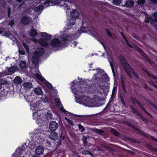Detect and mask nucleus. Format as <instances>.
Listing matches in <instances>:
<instances>
[{
	"label": "nucleus",
	"mask_w": 157,
	"mask_h": 157,
	"mask_svg": "<svg viewBox=\"0 0 157 157\" xmlns=\"http://www.w3.org/2000/svg\"><path fill=\"white\" fill-rule=\"evenodd\" d=\"M90 82L91 81L88 79H84L82 80V83L83 84L86 86H87L89 84H91V83H90Z\"/></svg>",
	"instance_id": "nucleus-34"
},
{
	"label": "nucleus",
	"mask_w": 157,
	"mask_h": 157,
	"mask_svg": "<svg viewBox=\"0 0 157 157\" xmlns=\"http://www.w3.org/2000/svg\"><path fill=\"white\" fill-rule=\"evenodd\" d=\"M44 6L42 5H40L34 8V10L36 12H39L43 9Z\"/></svg>",
	"instance_id": "nucleus-23"
},
{
	"label": "nucleus",
	"mask_w": 157,
	"mask_h": 157,
	"mask_svg": "<svg viewBox=\"0 0 157 157\" xmlns=\"http://www.w3.org/2000/svg\"><path fill=\"white\" fill-rule=\"evenodd\" d=\"M130 98L132 101L133 104H135L136 103H137V101L136 100L137 99L136 98H133L132 97H130Z\"/></svg>",
	"instance_id": "nucleus-55"
},
{
	"label": "nucleus",
	"mask_w": 157,
	"mask_h": 157,
	"mask_svg": "<svg viewBox=\"0 0 157 157\" xmlns=\"http://www.w3.org/2000/svg\"><path fill=\"white\" fill-rule=\"evenodd\" d=\"M148 83L150 85L155 87L157 89V86L156 85L153 81H149Z\"/></svg>",
	"instance_id": "nucleus-50"
},
{
	"label": "nucleus",
	"mask_w": 157,
	"mask_h": 157,
	"mask_svg": "<svg viewBox=\"0 0 157 157\" xmlns=\"http://www.w3.org/2000/svg\"><path fill=\"white\" fill-rule=\"evenodd\" d=\"M92 71H95L96 70L97 71V73L96 74H95L94 75V76L95 78V80H97V81H98L101 78L97 76V75L99 74L100 75H101L104 72V71L102 69H101L100 68H97L96 69H92Z\"/></svg>",
	"instance_id": "nucleus-7"
},
{
	"label": "nucleus",
	"mask_w": 157,
	"mask_h": 157,
	"mask_svg": "<svg viewBox=\"0 0 157 157\" xmlns=\"http://www.w3.org/2000/svg\"><path fill=\"white\" fill-rule=\"evenodd\" d=\"M121 85L122 88L123 90L124 94H127V91L126 89V86L124 81L123 79V78L122 76L121 77Z\"/></svg>",
	"instance_id": "nucleus-13"
},
{
	"label": "nucleus",
	"mask_w": 157,
	"mask_h": 157,
	"mask_svg": "<svg viewBox=\"0 0 157 157\" xmlns=\"http://www.w3.org/2000/svg\"><path fill=\"white\" fill-rule=\"evenodd\" d=\"M141 97L145 100V101L151 105L154 108L157 109V107L155 106L154 103H152L151 101L147 98L144 96L141 95Z\"/></svg>",
	"instance_id": "nucleus-18"
},
{
	"label": "nucleus",
	"mask_w": 157,
	"mask_h": 157,
	"mask_svg": "<svg viewBox=\"0 0 157 157\" xmlns=\"http://www.w3.org/2000/svg\"><path fill=\"white\" fill-rule=\"evenodd\" d=\"M109 63L110 64V66L111 68V69L112 70V71L113 74V75L114 77L115 76V72L114 71V69L113 67V63L112 62H111L110 61H109Z\"/></svg>",
	"instance_id": "nucleus-36"
},
{
	"label": "nucleus",
	"mask_w": 157,
	"mask_h": 157,
	"mask_svg": "<svg viewBox=\"0 0 157 157\" xmlns=\"http://www.w3.org/2000/svg\"><path fill=\"white\" fill-rule=\"evenodd\" d=\"M34 91L35 93L37 95H39L42 94L43 92L42 90L39 87L36 88Z\"/></svg>",
	"instance_id": "nucleus-25"
},
{
	"label": "nucleus",
	"mask_w": 157,
	"mask_h": 157,
	"mask_svg": "<svg viewBox=\"0 0 157 157\" xmlns=\"http://www.w3.org/2000/svg\"><path fill=\"white\" fill-rule=\"evenodd\" d=\"M103 77L105 78V79L106 81H108L109 80V77L108 76L107 74H104L102 75Z\"/></svg>",
	"instance_id": "nucleus-56"
},
{
	"label": "nucleus",
	"mask_w": 157,
	"mask_h": 157,
	"mask_svg": "<svg viewBox=\"0 0 157 157\" xmlns=\"http://www.w3.org/2000/svg\"><path fill=\"white\" fill-rule=\"evenodd\" d=\"M136 50L138 51L140 54H141L142 56L144 57L145 59L147 60V62L149 63H151V61L148 59V56L147 55V54L145 53L143 50L141 48L139 47H137L136 48Z\"/></svg>",
	"instance_id": "nucleus-9"
},
{
	"label": "nucleus",
	"mask_w": 157,
	"mask_h": 157,
	"mask_svg": "<svg viewBox=\"0 0 157 157\" xmlns=\"http://www.w3.org/2000/svg\"><path fill=\"white\" fill-rule=\"evenodd\" d=\"M113 3L116 5H119L121 2V0H113Z\"/></svg>",
	"instance_id": "nucleus-40"
},
{
	"label": "nucleus",
	"mask_w": 157,
	"mask_h": 157,
	"mask_svg": "<svg viewBox=\"0 0 157 157\" xmlns=\"http://www.w3.org/2000/svg\"><path fill=\"white\" fill-rule=\"evenodd\" d=\"M21 155L19 154L17 151H15L13 154V157H20Z\"/></svg>",
	"instance_id": "nucleus-51"
},
{
	"label": "nucleus",
	"mask_w": 157,
	"mask_h": 157,
	"mask_svg": "<svg viewBox=\"0 0 157 157\" xmlns=\"http://www.w3.org/2000/svg\"><path fill=\"white\" fill-rule=\"evenodd\" d=\"M38 42L39 44L43 47H47L49 45L48 42L45 41L43 38L39 39Z\"/></svg>",
	"instance_id": "nucleus-14"
},
{
	"label": "nucleus",
	"mask_w": 157,
	"mask_h": 157,
	"mask_svg": "<svg viewBox=\"0 0 157 157\" xmlns=\"http://www.w3.org/2000/svg\"><path fill=\"white\" fill-rule=\"evenodd\" d=\"M94 101L95 103L97 105H100V102L101 100V99L99 97H97L95 98L94 99Z\"/></svg>",
	"instance_id": "nucleus-33"
},
{
	"label": "nucleus",
	"mask_w": 157,
	"mask_h": 157,
	"mask_svg": "<svg viewBox=\"0 0 157 157\" xmlns=\"http://www.w3.org/2000/svg\"><path fill=\"white\" fill-rule=\"evenodd\" d=\"M95 132L97 134H100L103 133L104 132V131L103 130L98 129H96L95 130Z\"/></svg>",
	"instance_id": "nucleus-43"
},
{
	"label": "nucleus",
	"mask_w": 157,
	"mask_h": 157,
	"mask_svg": "<svg viewBox=\"0 0 157 157\" xmlns=\"http://www.w3.org/2000/svg\"><path fill=\"white\" fill-rule=\"evenodd\" d=\"M42 100L45 102H47L48 99L47 96H45L44 97L42 98Z\"/></svg>",
	"instance_id": "nucleus-58"
},
{
	"label": "nucleus",
	"mask_w": 157,
	"mask_h": 157,
	"mask_svg": "<svg viewBox=\"0 0 157 157\" xmlns=\"http://www.w3.org/2000/svg\"><path fill=\"white\" fill-rule=\"evenodd\" d=\"M82 153L84 155H90L91 156H94L93 154L88 150H83L82 151Z\"/></svg>",
	"instance_id": "nucleus-31"
},
{
	"label": "nucleus",
	"mask_w": 157,
	"mask_h": 157,
	"mask_svg": "<svg viewBox=\"0 0 157 157\" xmlns=\"http://www.w3.org/2000/svg\"><path fill=\"white\" fill-rule=\"evenodd\" d=\"M65 119L68 122V123H69L71 126H73L74 124H73V121L72 120H71L69 119H68L66 117H65Z\"/></svg>",
	"instance_id": "nucleus-46"
},
{
	"label": "nucleus",
	"mask_w": 157,
	"mask_h": 157,
	"mask_svg": "<svg viewBox=\"0 0 157 157\" xmlns=\"http://www.w3.org/2000/svg\"><path fill=\"white\" fill-rule=\"evenodd\" d=\"M134 4V1L133 0H128L126 1L125 5L127 7L132 6Z\"/></svg>",
	"instance_id": "nucleus-22"
},
{
	"label": "nucleus",
	"mask_w": 157,
	"mask_h": 157,
	"mask_svg": "<svg viewBox=\"0 0 157 157\" xmlns=\"http://www.w3.org/2000/svg\"><path fill=\"white\" fill-rule=\"evenodd\" d=\"M144 87L145 88V89H148V90H149L150 91H153V90L151 89V88L149 87H148L147 86V85L146 84H145V85H144Z\"/></svg>",
	"instance_id": "nucleus-63"
},
{
	"label": "nucleus",
	"mask_w": 157,
	"mask_h": 157,
	"mask_svg": "<svg viewBox=\"0 0 157 157\" xmlns=\"http://www.w3.org/2000/svg\"><path fill=\"white\" fill-rule=\"evenodd\" d=\"M44 84L48 88L49 90H52L53 89V87L52 86L47 80H45L44 81Z\"/></svg>",
	"instance_id": "nucleus-24"
},
{
	"label": "nucleus",
	"mask_w": 157,
	"mask_h": 157,
	"mask_svg": "<svg viewBox=\"0 0 157 157\" xmlns=\"http://www.w3.org/2000/svg\"><path fill=\"white\" fill-rule=\"evenodd\" d=\"M119 59L120 60L121 65L122 67L123 68V65L124 64V63H125L127 62H126V59L125 57L123 56H121H121H119Z\"/></svg>",
	"instance_id": "nucleus-21"
},
{
	"label": "nucleus",
	"mask_w": 157,
	"mask_h": 157,
	"mask_svg": "<svg viewBox=\"0 0 157 157\" xmlns=\"http://www.w3.org/2000/svg\"><path fill=\"white\" fill-rule=\"evenodd\" d=\"M36 77L40 81H43L44 80H45L44 78L39 75L38 74H36Z\"/></svg>",
	"instance_id": "nucleus-35"
},
{
	"label": "nucleus",
	"mask_w": 157,
	"mask_h": 157,
	"mask_svg": "<svg viewBox=\"0 0 157 157\" xmlns=\"http://www.w3.org/2000/svg\"><path fill=\"white\" fill-rule=\"evenodd\" d=\"M105 31L109 37H111L112 36V34L108 29H106Z\"/></svg>",
	"instance_id": "nucleus-54"
},
{
	"label": "nucleus",
	"mask_w": 157,
	"mask_h": 157,
	"mask_svg": "<svg viewBox=\"0 0 157 157\" xmlns=\"http://www.w3.org/2000/svg\"><path fill=\"white\" fill-rule=\"evenodd\" d=\"M76 18H73L71 19L70 20V25H75V23L76 21Z\"/></svg>",
	"instance_id": "nucleus-41"
},
{
	"label": "nucleus",
	"mask_w": 157,
	"mask_h": 157,
	"mask_svg": "<svg viewBox=\"0 0 157 157\" xmlns=\"http://www.w3.org/2000/svg\"><path fill=\"white\" fill-rule=\"evenodd\" d=\"M78 127H79V130L82 132H83L84 131L85 129L82 125H81V124H79L78 125Z\"/></svg>",
	"instance_id": "nucleus-53"
},
{
	"label": "nucleus",
	"mask_w": 157,
	"mask_h": 157,
	"mask_svg": "<svg viewBox=\"0 0 157 157\" xmlns=\"http://www.w3.org/2000/svg\"><path fill=\"white\" fill-rule=\"evenodd\" d=\"M136 100L137 101V104L140 108L144 106L138 100Z\"/></svg>",
	"instance_id": "nucleus-61"
},
{
	"label": "nucleus",
	"mask_w": 157,
	"mask_h": 157,
	"mask_svg": "<svg viewBox=\"0 0 157 157\" xmlns=\"http://www.w3.org/2000/svg\"><path fill=\"white\" fill-rule=\"evenodd\" d=\"M54 101L56 106L58 107H60L62 104H61L59 99L58 98H55L54 99Z\"/></svg>",
	"instance_id": "nucleus-28"
},
{
	"label": "nucleus",
	"mask_w": 157,
	"mask_h": 157,
	"mask_svg": "<svg viewBox=\"0 0 157 157\" xmlns=\"http://www.w3.org/2000/svg\"><path fill=\"white\" fill-rule=\"evenodd\" d=\"M37 33H38L37 31L33 28L31 29L30 31L29 35L31 37H34L37 35Z\"/></svg>",
	"instance_id": "nucleus-16"
},
{
	"label": "nucleus",
	"mask_w": 157,
	"mask_h": 157,
	"mask_svg": "<svg viewBox=\"0 0 157 157\" xmlns=\"http://www.w3.org/2000/svg\"><path fill=\"white\" fill-rule=\"evenodd\" d=\"M80 31L82 33H85L86 31V28L85 26H83L80 29Z\"/></svg>",
	"instance_id": "nucleus-48"
},
{
	"label": "nucleus",
	"mask_w": 157,
	"mask_h": 157,
	"mask_svg": "<svg viewBox=\"0 0 157 157\" xmlns=\"http://www.w3.org/2000/svg\"><path fill=\"white\" fill-rule=\"evenodd\" d=\"M23 45L24 47L25 48V49L26 52H28L29 50V46L27 44H25V43H24L23 44Z\"/></svg>",
	"instance_id": "nucleus-47"
},
{
	"label": "nucleus",
	"mask_w": 157,
	"mask_h": 157,
	"mask_svg": "<svg viewBox=\"0 0 157 157\" xmlns=\"http://www.w3.org/2000/svg\"><path fill=\"white\" fill-rule=\"evenodd\" d=\"M59 127L58 124L55 121H52L50 122L49 129L52 132L55 131Z\"/></svg>",
	"instance_id": "nucleus-5"
},
{
	"label": "nucleus",
	"mask_w": 157,
	"mask_h": 157,
	"mask_svg": "<svg viewBox=\"0 0 157 157\" xmlns=\"http://www.w3.org/2000/svg\"><path fill=\"white\" fill-rule=\"evenodd\" d=\"M71 16L73 18H77L79 16V12L75 9H74L70 13Z\"/></svg>",
	"instance_id": "nucleus-12"
},
{
	"label": "nucleus",
	"mask_w": 157,
	"mask_h": 157,
	"mask_svg": "<svg viewBox=\"0 0 157 157\" xmlns=\"http://www.w3.org/2000/svg\"><path fill=\"white\" fill-rule=\"evenodd\" d=\"M145 2V0H138L137 3L139 5L144 4Z\"/></svg>",
	"instance_id": "nucleus-52"
},
{
	"label": "nucleus",
	"mask_w": 157,
	"mask_h": 157,
	"mask_svg": "<svg viewBox=\"0 0 157 157\" xmlns=\"http://www.w3.org/2000/svg\"><path fill=\"white\" fill-rule=\"evenodd\" d=\"M140 117V119L144 122L147 124H148L149 123V121H148V120L147 119L144 118V117L142 116L141 114V116L140 117Z\"/></svg>",
	"instance_id": "nucleus-38"
},
{
	"label": "nucleus",
	"mask_w": 157,
	"mask_h": 157,
	"mask_svg": "<svg viewBox=\"0 0 157 157\" xmlns=\"http://www.w3.org/2000/svg\"><path fill=\"white\" fill-rule=\"evenodd\" d=\"M41 36L42 38H44L46 41H48L51 38V36L45 32L41 33Z\"/></svg>",
	"instance_id": "nucleus-11"
},
{
	"label": "nucleus",
	"mask_w": 157,
	"mask_h": 157,
	"mask_svg": "<svg viewBox=\"0 0 157 157\" xmlns=\"http://www.w3.org/2000/svg\"><path fill=\"white\" fill-rule=\"evenodd\" d=\"M20 67L22 69H24L26 67V63L25 61H21L19 64Z\"/></svg>",
	"instance_id": "nucleus-29"
},
{
	"label": "nucleus",
	"mask_w": 157,
	"mask_h": 157,
	"mask_svg": "<svg viewBox=\"0 0 157 157\" xmlns=\"http://www.w3.org/2000/svg\"><path fill=\"white\" fill-rule=\"evenodd\" d=\"M82 141L83 142V146L86 147L87 145V138L85 136H83Z\"/></svg>",
	"instance_id": "nucleus-37"
},
{
	"label": "nucleus",
	"mask_w": 157,
	"mask_h": 157,
	"mask_svg": "<svg viewBox=\"0 0 157 157\" xmlns=\"http://www.w3.org/2000/svg\"><path fill=\"white\" fill-rule=\"evenodd\" d=\"M152 20H153V18L149 16H147L146 17V19L144 21L145 22L147 23L150 22V20L152 21Z\"/></svg>",
	"instance_id": "nucleus-42"
},
{
	"label": "nucleus",
	"mask_w": 157,
	"mask_h": 157,
	"mask_svg": "<svg viewBox=\"0 0 157 157\" xmlns=\"http://www.w3.org/2000/svg\"><path fill=\"white\" fill-rule=\"evenodd\" d=\"M7 5V4L6 2L4 0L2 2L1 4V6H2L3 8H6V6Z\"/></svg>",
	"instance_id": "nucleus-57"
},
{
	"label": "nucleus",
	"mask_w": 157,
	"mask_h": 157,
	"mask_svg": "<svg viewBox=\"0 0 157 157\" xmlns=\"http://www.w3.org/2000/svg\"><path fill=\"white\" fill-rule=\"evenodd\" d=\"M143 70L147 74L148 76L150 77L155 80H157V77L154 76L153 75L150 73L147 70L143 69Z\"/></svg>",
	"instance_id": "nucleus-26"
},
{
	"label": "nucleus",
	"mask_w": 157,
	"mask_h": 157,
	"mask_svg": "<svg viewBox=\"0 0 157 157\" xmlns=\"http://www.w3.org/2000/svg\"><path fill=\"white\" fill-rule=\"evenodd\" d=\"M124 122L126 125L129 126L135 130L137 131L140 134L143 136H145V133L144 132L142 131L139 128H137L136 126H134L133 124L126 121H124Z\"/></svg>",
	"instance_id": "nucleus-3"
},
{
	"label": "nucleus",
	"mask_w": 157,
	"mask_h": 157,
	"mask_svg": "<svg viewBox=\"0 0 157 157\" xmlns=\"http://www.w3.org/2000/svg\"><path fill=\"white\" fill-rule=\"evenodd\" d=\"M49 136L50 138L53 140H56L58 138V134L55 132H51Z\"/></svg>",
	"instance_id": "nucleus-17"
},
{
	"label": "nucleus",
	"mask_w": 157,
	"mask_h": 157,
	"mask_svg": "<svg viewBox=\"0 0 157 157\" xmlns=\"http://www.w3.org/2000/svg\"><path fill=\"white\" fill-rule=\"evenodd\" d=\"M39 58L38 57H37L34 55L32 57V63L36 66L37 64L38 63Z\"/></svg>",
	"instance_id": "nucleus-19"
},
{
	"label": "nucleus",
	"mask_w": 157,
	"mask_h": 157,
	"mask_svg": "<svg viewBox=\"0 0 157 157\" xmlns=\"http://www.w3.org/2000/svg\"><path fill=\"white\" fill-rule=\"evenodd\" d=\"M44 148L42 146H39L37 147L35 150V153L38 155L43 153Z\"/></svg>",
	"instance_id": "nucleus-10"
},
{
	"label": "nucleus",
	"mask_w": 157,
	"mask_h": 157,
	"mask_svg": "<svg viewBox=\"0 0 157 157\" xmlns=\"http://www.w3.org/2000/svg\"><path fill=\"white\" fill-rule=\"evenodd\" d=\"M15 69L13 67H11L10 68H9L8 69V71L9 72H13Z\"/></svg>",
	"instance_id": "nucleus-62"
},
{
	"label": "nucleus",
	"mask_w": 157,
	"mask_h": 157,
	"mask_svg": "<svg viewBox=\"0 0 157 157\" xmlns=\"http://www.w3.org/2000/svg\"><path fill=\"white\" fill-rule=\"evenodd\" d=\"M45 52L44 49L43 48H40L38 50H35L34 52V55L38 57L42 56Z\"/></svg>",
	"instance_id": "nucleus-8"
},
{
	"label": "nucleus",
	"mask_w": 157,
	"mask_h": 157,
	"mask_svg": "<svg viewBox=\"0 0 157 157\" xmlns=\"http://www.w3.org/2000/svg\"><path fill=\"white\" fill-rule=\"evenodd\" d=\"M31 18L30 17L24 16L21 19V22L24 25H29L30 22Z\"/></svg>",
	"instance_id": "nucleus-6"
},
{
	"label": "nucleus",
	"mask_w": 157,
	"mask_h": 157,
	"mask_svg": "<svg viewBox=\"0 0 157 157\" xmlns=\"http://www.w3.org/2000/svg\"><path fill=\"white\" fill-rule=\"evenodd\" d=\"M124 41L126 43V44L129 47H130V48H133L132 46L130 44H129V42L127 39H126V40H125Z\"/></svg>",
	"instance_id": "nucleus-60"
},
{
	"label": "nucleus",
	"mask_w": 157,
	"mask_h": 157,
	"mask_svg": "<svg viewBox=\"0 0 157 157\" xmlns=\"http://www.w3.org/2000/svg\"><path fill=\"white\" fill-rule=\"evenodd\" d=\"M7 83V82L6 80L3 79H0V84L1 86L3 85L6 84Z\"/></svg>",
	"instance_id": "nucleus-45"
},
{
	"label": "nucleus",
	"mask_w": 157,
	"mask_h": 157,
	"mask_svg": "<svg viewBox=\"0 0 157 157\" xmlns=\"http://www.w3.org/2000/svg\"><path fill=\"white\" fill-rule=\"evenodd\" d=\"M130 107L132 111L134 113L136 114L138 117L141 116V113H139L135 108L132 105H130Z\"/></svg>",
	"instance_id": "nucleus-15"
},
{
	"label": "nucleus",
	"mask_w": 157,
	"mask_h": 157,
	"mask_svg": "<svg viewBox=\"0 0 157 157\" xmlns=\"http://www.w3.org/2000/svg\"><path fill=\"white\" fill-rule=\"evenodd\" d=\"M50 44L53 48H58L60 46L61 42L59 39L55 38L51 40Z\"/></svg>",
	"instance_id": "nucleus-4"
},
{
	"label": "nucleus",
	"mask_w": 157,
	"mask_h": 157,
	"mask_svg": "<svg viewBox=\"0 0 157 157\" xmlns=\"http://www.w3.org/2000/svg\"><path fill=\"white\" fill-rule=\"evenodd\" d=\"M63 2V4L61 5L63 6L66 10H68L70 8L69 5L71 3L70 2L67 1H63L61 0H41V3L44 5L46 6H49L51 4H52L54 6L56 5L59 4L61 3V2Z\"/></svg>",
	"instance_id": "nucleus-1"
},
{
	"label": "nucleus",
	"mask_w": 157,
	"mask_h": 157,
	"mask_svg": "<svg viewBox=\"0 0 157 157\" xmlns=\"http://www.w3.org/2000/svg\"><path fill=\"white\" fill-rule=\"evenodd\" d=\"M24 86L25 88L30 89L33 87V85L31 82H26L24 83Z\"/></svg>",
	"instance_id": "nucleus-32"
},
{
	"label": "nucleus",
	"mask_w": 157,
	"mask_h": 157,
	"mask_svg": "<svg viewBox=\"0 0 157 157\" xmlns=\"http://www.w3.org/2000/svg\"><path fill=\"white\" fill-rule=\"evenodd\" d=\"M119 97L120 99L121 103L124 106H126V105L124 100V97L122 94H120L119 95Z\"/></svg>",
	"instance_id": "nucleus-27"
},
{
	"label": "nucleus",
	"mask_w": 157,
	"mask_h": 157,
	"mask_svg": "<svg viewBox=\"0 0 157 157\" xmlns=\"http://www.w3.org/2000/svg\"><path fill=\"white\" fill-rule=\"evenodd\" d=\"M111 131H113V133L114 134V135L115 136H118L119 135V133L116 131L115 130V129L114 128H112L111 129Z\"/></svg>",
	"instance_id": "nucleus-59"
},
{
	"label": "nucleus",
	"mask_w": 157,
	"mask_h": 157,
	"mask_svg": "<svg viewBox=\"0 0 157 157\" xmlns=\"http://www.w3.org/2000/svg\"><path fill=\"white\" fill-rule=\"evenodd\" d=\"M16 151H17L18 153H19V154L21 155L22 154L24 149L20 147H19L17 149Z\"/></svg>",
	"instance_id": "nucleus-39"
},
{
	"label": "nucleus",
	"mask_w": 157,
	"mask_h": 157,
	"mask_svg": "<svg viewBox=\"0 0 157 157\" xmlns=\"http://www.w3.org/2000/svg\"><path fill=\"white\" fill-rule=\"evenodd\" d=\"M120 34H121L122 37L123 38V39L124 40H125L126 39H127V38H126L125 36L123 34V33L122 32H121L120 33Z\"/></svg>",
	"instance_id": "nucleus-64"
},
{
	"label": "nucleus",
	"mask_w": 157,
	"mask_h": 157,
	"mask_svg": "<svg viewBox=\"0 0 157 157\" xmlns=\"http://www.w3.org/2000/svg\"><path fill=\"white\" fill-rule=\"evenodd\" d=\"M123 65V69L127 74V75L130 78H132V75L131 74V72L134 76L138 79L139 78V75L135 72V70L128 63H125Z\"/></svg>",
	"instance_id": "nucleus-2"
},
{
	"label": "nucleus",
	"mask_w": 157,
	"mask_h": 157,
	"mask_svg": "<svg viewBox=\"0 0 157 157\" xmlns=\"http://www.w3.org/2000/svg\"><path fill=\"white\" fill-rule=\"evenodd\" d=\"M71 37L69 35H66L61 38V40L63 42H66L69 40V38Z\"/></svg>",
	"instance_id": "nucleus-30"
},
{
	"label": "nucleus",
	"mask_w": 157,
	"mask_h": 157,
	"mask_svg": "<svg viewBox=\"0 0 157 157\" xmlns=\"http://www.w3.org/2000/svg\"><path fill=\"white\" fill-rule=\"evenodd\" d=\"M141 109L143 111H144L147 115H148L149 116H150L151 117H152V115L150 113H149L147 110H145V108H144V106L143 107H142V108H141Z\"/></svg>",
	"instance_id": "nucleus-49"
},
{
	"label": "nucleus",
	"mask_w": 157,
	"mask_h": 157,
	"mask_svg": "<svg viewBox=\"0 0 157 157\" xmlns=\"http://www.w3.org/2000/svg\"><path fill=\"white\" fill-rule=\"evenodd\" d=\"M14 82L16 84H21L22 82V79L20 77L17 76L14 79Z\"/></svg>",
	"instance_id": "nucleus-20"
},
{
	"label": "nucleus",
	"mask_w": 157,
	"mask_h": 157,
	"mask_svg": "<svg viewBox=\"0 0 157 157\" xmlns=\"http://www.w3.org/2000/svg\"><path fill=\"white\" fill-rule=\"evenodd\" d=\"M72 91L75 95L78 96V91L77 89L76 88H73L72 90Z\"/></svg>",
	"instance_id": "nucleus-44"
}]
</instances>
